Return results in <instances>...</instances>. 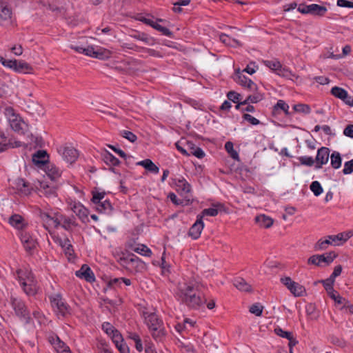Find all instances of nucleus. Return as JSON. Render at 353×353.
Returning <instances> with one entry per match:
<instances>
[{"label": "nucleus", "mask_w": 353, "mask_h": 353, "mask_svg": "<svg viewBox=\"0 0 353 353\" xmlns=\"http://www.w3.org/2000/svg\"><path fill=\"white\" fill-rule=\"evenodd\" d=\"M17 273L24 292L28 295L35 294L38 290V286L31 271L26 268L19 269Z\"/></svg>", "instance_id": "f257e3e1"}, {"label": "nucleus", "mask_w": 353, "mask_h": 353, "mask_svg": "<svg viewBox=\"0 0 353 353\" xmlns=\"http://www.w3.org/2000/svg\"><path fill=\"white\" fill-rule=\"evenodd\" d=\"M145 323L148 327L152 336L155 339H161L165 335L163 323L154 313L143 312Z\"/></svg>", "instance_id": "f03ea898"}, {"label": "nucleus", "mask_w": 353, "mask_h": 353, "mask_svg": "<svg viewBox=\"0 0 353 353\" xmlns=\"http://www.w3.org/2000/svg\"><path fill=\"white\" fill-rule=\"evenodd\" d=\"M119 263L132 274L143 272L146 270V264L134 254L120 258Z\"/></svg>", "instance_id": "7ed1b4c3"}, {"label": "nucleus", "mask_w": 353, "mask_h": 353, "mask_svg": "<svg viewBox=\"0 0 353 353\" xmlns=\"http://www.w3.org/2000/svg\"><path fill=\"white\" fill-rule=\"evenodd\" d=\"M0 63L17 73L32 74L34 72L33 67L23 60L5 59L0 56Z\"/></svg>", "instance_id": "20e7f679"}, {"label": "nucleus", "mask_w": 353, "mask_h": 353, "mask_svg": "<svg viewBox=\"0 0 353 353\" xmlns=\"http://www.w3.org/2000/svg\"><path fill=\"white\" fill-rule=\"evenodd\" d=\"M5 115L13 130L21 133L24 132L26 128V124L21 118L16 114L12 108H6L5 109Z\"/></svg>", "instance_id": "39448f33"}, {"label": "nucleus", "mask_w": 353, "mask_h": 353, "mask_svg": "<svg viewBox=\"0 0 353 353\" xmlns=\"http://www.w3.org/2000/svg\"><path fill=\"white\" fill-rule=\"evenodd\" d=\"M50 299L52 308L59 317H64L70 314V307L60 294H54Z\"/></svg>", "instance_id": "423d86ee"}, {"label": "nucleus", "mask_w": 353, "mask_h": 353, "mask_svg": "<svg viewBox=\"0 0 353 353\" xmlns=\"http://www.w3.org/2000/svg\"><path fill=\"white\" fill-rule=\"evenodd\" d=\"M57 152L65 162L70 164L75 162L79 157L78 151L71 145H61L57 148Z\"/></svg>", "instance_id": "0eeeda50"}, {"label": "nucleus", "mask_w": 353, "mask_h": 353, "mask_svg": "<svg viewBox=\"0 0 353 353\" xmlns=\"http://www.w3.org/2000/svg\"><path fill=\"white\" fill-rule=\"evenodd\" d=\"M50 234L54 242L62 248L68 259H73L74 250L70 240L66 237H61L54 234L50 233Z\"/></svg>", "instance_id": "6e6552de"}, {"label": "nucleus", "mask_w": 353, "mask_h": 353, "mask_svg": "<svg viewBox=\"0 0 353 353\" xmlns=\"http://www.w3.org/2000/svg\"><path fill=\"white\" fill-rule=\"evenodd\" d=\"M176 295L182 301L188 302L191 301L192 297L195 296V293L192 285L183 283L179 284Z\"/></svg>", "instance_id": "1a4fd4ad"}, {"label": "nucleus", "mask_w": 353, "mask_h": 353, "mask_svg": "<svg viewBox=\"0 0 353 353\" xmlns=\"http://www.w3.org/2000/svg\"><path fill=\"white\" fill-rule=\"evenodd\" d=\"M83 54L93 58L106 59L110 57L111 52L103 48H94L92 46L84 48Z\"/></svg>", "instance_id": "9d476101"}, {"label": "nucleus", "mask_w": 353, "mask_h": 353, "mask_svg": "<svg viewBox=\"0 0 353 353\" xmlns=\"http://www.w3.org/2000/svg\"><path fill=\"white\" fill-rule=\"evenodd\" d=\"M19 235L24 249L28 252L30 253L37 248V239L32 234H30V232L26 230H22L19 232Z\"/></svg>", "instance_id": "9b49d317"}, {"label": "nucleus", "mask_w": 353, "mask_h": 353, "mask_svg": "<svg viewBox=\"0 0 353 353\" xmlns=\"http://www.w3.org/2000/svg\"><path fill=\"white\" fill-rule=\"evenodd\" d=\"M12 24V12L8 4L0 1V25L9 26Z\"/></svg>", "instance_id": "f8f14e48"}, {"label": "nucleus", "mask_w": 353, "mask_h": 353, "mask_svg": "<svg viewBox=\"0 0 353 353\" xmlns=\"http://www.w3.org/2000/svg\"><path fill=\"white\" fill-rule=\"evenodd\" d=\"M176 147L182 154L190 156L194 155L199 158V147L190 141H185V143H176Z\"/></svg>", "instance_id": "ddd939ff"}, {"label": "nucleus", "mask_w": 353, "mask_h": 353, "mask_svg": "<svg viewBox=\"0 0 353 353\" xmlns=\"http://www.w3.org/2000/svg\"><path fill=\"white\" fill-rule=\"evenodd\" d=\"M70 209L81 219L83 222H86L88 219V210L79 201H70L69 203Z\"/></svg>", "instance_id": "4468645a"}, {"label": "nucleus", "mask_w": 353, "mask_h": 353, "mask_svg": "<svg viewBox=\"0 0 353 353\" xmlns=\"http://www.w3.org/2000/svg\"><path fill=\"white\" fill-rule=\"evenodd\" d=\"M234 80L238 84L248 88L250 91H254L257 90V85L256 83L246 76H245L241 72L240 69L236 70Z\"/></svg>", "instance_id": "2eb2a0df"}, {"label": "nucleus", "mask_w": 353, "mask_h": 353, "mask_svg": "<svg viewBox=\"0 0 353 353\" xmlns=\"http://www.w3.org/2000/svg\"><path fill=\"white\" fill-rule=\"evenodd\" d=\"M40 218L43 222L44 228L50 231L52 228L58 227V213L52 217L48 213L40 212Z\"/></svg>", "instance_id": "dca6fc26"}, {"label": "nucleus", "mask_w": 353, "mask_h": 353, "mask_svg": "<svg viewBox=\"0 0 353 353\" xmlns=\"http://www.w3.org/2000/svg\"><path fill=\"white\" fill-rule=\"evenodd\" d=\"M224 209V205L221 203L213 204L212 208L204 209L200 216V233L201 230L204 228V223L201 221V218L205 216H215L218 214L219 212H221Z\"/></svg>", "instance_id": "f3484780"}, {"label": "nucleus", "mask_w": 353, "mask_h": 353, "mask_svg": "<svg viewBox=\"0 0 353 353\" xmlns=\"http://www.w3.org/2000/svg\"><path fill=\"white\" fill-rule=\"evenodd\" d=\"M330 157V150L326 147H321L317 150L316 157L315 159L316 168L319 169L328 162Z\"/></svg>", "instance_id": "a211bd4d"}, {"label": "nucleus", "mask_w": 353, "mask_h": 353, "mask_svg": "<svg viewBox=\"0 0 353 353\" xmlns=\"http://www.w3.org/2000/svg\"><path fill=\"white\" fill-rule=\"evenodd\" d=\"M58 226L61 225L66 230H71L72 228L77 225L75 218L72 216H67L62 214L58 213Z\"/></svg>", "instance_id": "6ab92c4d"}, {"label": "nucleus", "mask_w": 353, "mask_h": 353, "mask_svg": "<svg viewBox=\"0 0 353 353\" xmlns=\"http://www.w3.org/2000/svg\"><path fill=\"white\" fill-rule=\"evenodd\" d=\"M37 189L41 196H43L48 199H54L57 196L56 188L50 186L45 182L40 183L39 187Z\"/></svg>", "instance_id": "aec40b11"}, {"label": "nucleus", "mask_w": 353, "mask_h": 353, "mask_svg": "<svg viewBox=\"0 0 353 353\" xmlns=\"http://www.w3.org/2000/svg\"><path fill=\"white\" fill-rule=\"evenodd\" d=\"M48 341L52 345L57 353H72L70 347L57 336H50Z\"/></svg>", "instance_id": "412c9836"}, {"label": "nucleus", "mask_w": 353, "mask_h": 353, "mask_svg": "<svg viewBox=\"0 0 353 353\" xmlns=\"http://www.w3.org/2000/svg\"><path fill=\"white\" fill-rule=\"evenodd\" d=\"M75 275L80 278L83 279L86 281L92 283L95 281L94 274L91 268L86 264H83L80 270L75 272Z\"/></svg>", "instance_id": "4be33fe9"}, {"label": "nucleus", "mask_w": 353, "mask_h": 353, "mask_svg": "<svg viewBox=\"0 0 353 353\" xmlns=\"http://www.w3.org/2000/svg\"><path fill=\"white\" fill-rule=\"evenodd\" d=\"M11 303L17 316L20 317H26L28 315L27 308L21 300L12 297L11 299Z\"/></svg>", "instance_id": "5701e85b"}, {"label": "nucleus", "mask_w": 353, "mask_h": 353, "mask_svg": "<svg viewBox=\"0 0 353 353\" xmlns=\"http://www.w3.org/2000/svg\"><path fill=\"white\" fill-rule=\"evenodd\" d=\"M14 185L19 193L25 196L30 194L32 190L31 185L23 179L19 178L16 179Z\"/></svg>", "instance_id": "b1692460"}, {"label": "nucleus", "mask_w": 353, "mask_h": 353, "mask_svg": "<svg viewBox=\"0 0 353 353\" xmlns=\"http://www.w3.org/2000/svg\"><path fill=\"white\" fill-rule=\"evenodd\" d=\"M21 145V142H13L12 139H8L3 132H0V152L6 150L8 148H18Z\"/></svg>", "instance_id": "393cba45"}, {"label": "nucleus", "mask_w": 353, "mask_h": 353, "mask_svg": "<svg viewBox=\"0 0 353 353\" xmlns=\"http://www.w3.org/2000/svg\"><path fill=\"white\" fill-rule=\"evenodd\" d=\"M351 232H341L336 235H330L327 236L330 245H340L347 241L351 236Z\"/></svg>", "instance_id": "a878e982"}, {"label": "nucleus", "mask_w": 353, "mask_h": 353, "mask_svg": "<svg viewBox=\"0 0 353 353\" xmlns=\"http://www.w3.org/2000/svg\"><path fill=\"white\" fill-rule=\"evenodd\" d=\"M45 172L52 180H57L61 175V170L53 163H48L45 167Z\"/></svg>", "instance_id": "bb28decb"}, {"label": "nucleus", "mask_w": 353, "mask_h": 353, "mask_svg": "<svg viewBox=\"0 0 353 353\" xmlns=\"http://www.w3.org/2000/svg\"><path fill=\"white\" fill-rule=\"evenodd\" d=\"M9 223L17 230L21 231L26 227V223L23 218L19 214H14L9 219Z\"/></svg>", "instance_id": "cd10ccee"}, {"label": "nucleus", "mask_w": 353, "mask_h": 353, "mask_svg": "<svg viewBox=\"0 0 353 353\" xmlns=\"http://www.w3.org/2000/svg\"><path fill=\"white\" fill-rule=\"evenodd\" d=\"M125 47L128 49L134 50L139 52H147L148 54V55H150L151 57H161V54L159 51H157L153 49L145 48L137 46L136 45H132V46L129 45L128 46V44H125Z\"/></svg>", "instance_id": "c85d7f7f"}, {"label": "nucleus", "mask_w": 353, "mask_h": 353, "mask_svg": "<svg viewBox=\"0 0 353 353\" xmlns=\"http://www.w3.org/2000/svg\"><path fill=\"white\" fill-rule=\"evenodd\" d=\"M256 223L261 228H269L273 224V220L265 214H260L255 217Z\"/></svg>", "instance_id": "c756f323"}, {"label": "nucleus", "mask_w": 353, "mask_h": 353, "mask_svg": "<svg viewBox=\"0 0 353 353\" xmlns=\"http://www.w3.org/2000/svg\"><path fill=\"white\" fill-rule=\"evenodd\" d=\"M263 63L264 65L269 68L270 69L272 70H274L276 71V72L278 71H281V72H289V70L287 69V68H282V65L281 64V63L274 59V60H266V61H263Z\"/></svg>", "instance_id": "7c9ffc66"}, {"label": "nucleus", "mask_w": 353, "mask_h": 353, "mask_svg": "<svg viewBox=\"0 0 353 353\" xmlns=\"http://www.w3.org/2000/svg\"><path fill=\"white\" fill-rule=\"evenodd\" d=\"M137 165L143 166L147 170L154 174L159 172V168L149 159L139 161Z\"/></svg>", "instance_id": "2f4dec72"}, {"label": "nucleus", "mask_w": 353, "mask_h": 353, "mask_svg": "<svg viewBox=\"0 0 353 353\" xmlns=\"http://www.w3.org/2000/svg\"><path fill=\"white\" fill-rule=\"evenodd\" d=\"M131 37L137 40L141 41L148 46H154L155 44V40L143 32H136L132 34Z\"/></svg>", "instance_id": "473e14b6"}, {"label": "nucleus", "mask_w": 353, "mask_h": 353, "mask_svg": "<svg viewBox=\"0 0 353 353\" xmlns=\"http://www.w3.org/2000/svg\"><path fill=\"white\" fill-rule=\"evenodd\" d=\"M48 159V156L45 150H39L32 156V161L37 165L46 163Z\"/></svg>", "instance_id": "72a5a7b5"}, {"label": "nucleus", "mask_w": 353, "mask_h": 353, "mask_svg": "<svg viewBox=\"0 0 353 353\" xmlns=\"http://www.w3.org/2000/svg\"><path fill=\"white\" fill-rule=\"evenodd\" d=\"M327 9L326 7L318 4L312 3L309 5V14L317 16H323Z\"/></svg>", "instance_id": "f704fd0d"}, {"label": "nucleus", "mask_w": 353, "mask_h": 353, "mask_svg": "<svg viewBox=\"0 0 353 353\" xmlns=\"http://www.w3.org/2000/svg\"><path fill=\"white\" fill-rule=\"evenodd\" d=\"M234 285L239 290L250 292L252 290L251 285L243 278H236L234 280Z\"/></svg>", "instance_id": "c9c22d12"}, {"label": "nucleus", "mask_w": 353, "mask_h": 353, "mask_svg": "<svg viewBox=\"0 0 353 353\" xmlns=\"http://www.w3.org/2000/svg\"><path fill=\"white\" fill-rule=\"evenodd\" d=\"M254 92L252 94L249 95L245 101H242V103L248 104L250 102L256 103L263 99V94L258 92V89Z\"/></svg>", "instance_id": "e433bc0d"}, {"label": "nucleus", "mask_w": 353, "mask_h": 353, "mask_svg": "<svg viewBox=\"0 0 353 353\" xmlns=\"http://www.w3.org/2000/svg\"><path fill=\"white\" fill-rule=\"evenodd\" d=\"M175 189L181 194H185L190 192V186L184 179H179L175 183Z\"/></svg>", "instance_id": "4c0bfd02"}, {"label": "nucleus", "mask_w": 353, "mask_h": 353, "mask_svg": "<svg viewBox=\"0 0 353 353\" xmlns=\"http://www.w3.org/2000/svg\"><path fill=\"white\" fill-rule=\"evenodd\" d=\"M331 94L334 96L335 97L341 99L343 101H345V99L347 97V92L340 87L334 86L331 89L330 91Z\"/></svg>", "instance_id": "58836bf2"}, {"label": "nucleus", "mask_w": 353, "mask_h": 353, "mask_svg": "<svg viewBox=\"0 0 353 353\" xmlns=\"http://www.w3.org/2000/svg\"><path fill=\"white\" fill-rule=\"evenodd\" d=\"M330 157L331 165L334 169H339L341 166L342 159L339 152H333Z\"/></svg>", "instance_id": "ea45409f"}, {"label": "nucleus", "mask_w": 353, "mask_h": 353, "mask_svg": "<svg viewBox=\"0 0 353 353\" xmlns=\"http://www.w3.org/2000/svg\"><path fill=\"white\" fill-rule=\"evenodd\" d=\"M95 208L96 210L99 212L108 213L111 211L112 205L108 200L105 199L97 204Z\"/></svg>", "instance_id": "a19ab883"}, {"label": "nucleus", "mask_w": 353, "mask_h": 353, "mask_svg": "<svg viewBox=\"0 0 353 353\" xmlns=\"http://www.w3.org/2000/svg\"><path fill=\"white\" fill-rule=\"evenodd\" d=\"M292 289H290V292L295 296H302L305 294V288L299 283L294 282L292 285Z\"/></svg>", "instance_id": "79ce46f5"}, {"label": "nucleus", "mask_w": 353, "mask_h": 353, "mask_svg": "<svg viewBox=\"0 0 353 353\" xmlns=\"http://www.w3.org/2000/svg\"><path fill=\"white\" fill-rule=\"evenodd\" d=\"M133 250L135 252L144 256L150 257L152 256V254L151 250L143 244H139L137 245L135 248H133Z\"/></svg>", "instance_id": "37998d69"}, {"label": "nucleus", "mask_w": 353, "mask_h": 353, "mask_svg": "<svg viewBox=\"0 0 353 353\" xmlns=\"http://www.w3.org/2000/svg\"><path fill=\"white\" fill-rule=\"evenodd\" d=\"M219 39L223 43L225 44L226 46L235 47L239 45V42L237 40L230 37L228 35L225 34H221L219 35Z\"/></svg>", "instance_id": "c03bdc74"}, {"label": "nucleus", "mask_w": 353, "mask_h": 353, "mask_svg": "<svg viewBox=\"0 0 353 353\" xmlns=\"http://www.w3.org/2000/svg\"><path fill=\"white\" fill-rule=\"evenodd\" d=\"M103 160L109 165L117 166L120 163L119 160L109 152H106L103 154Z\"/></svg>", "instance_id": "a18cd8bd"}, {"label": "nucleus", "mask_w": 353, "mask_h": 353, "mask_svg": "<svg viewBox=\"0 0 353 353\" xmlns=\"http://www.w3.org/2000/svg\"><path fill=\"white\" fill-rule=\"evenodd\" d=\"M328 294L330 296V298H332L337 304L342 305L343 306H346V304L348 303V301L345 298L342 297L341 296H340L339 294L335 290L332 291Z\"/></svg>", "instance_id": "49530a36"}, {"label": "nucleus", "mask_w": 353, "mask_h": 353, "mask_svg": "<svg viewBox=\"0 0 353 353\" xmlns=\"http://www.w3.org/2000/svg\"><path fill=\"white\" fill-rule=\"evenodd\" d=\"M337 256V254L334 252H327L320 255L321 262L325 263L326 265L331 263L334 259Z\"/></svg>", "instance_id": "de8ad7c7"}, {"label": "nucleus", "mask_w": 353, "mask_h": 353, "mask_svg": "<svg viewBox=\"0 0 353 353\" xmlns=\"http://www.w3.org/2000/svg\"><path fill=\"white\" fill-rule=\"evenodd\" d=\"M225 150L230 154V157L235 160L239 159V154L238 152L234 150L233 143L231 141H228L225 144Z\"/></svg>", "instance_id": "09e8293b"}, {"label": "nucleus", "mask_w": 353, "mask_h": 353, "mask_svg": "<svg viewBox=\"0 0 353 353\" xmlns=\"http://www.w3.org/2000/svg\"><path fill=\"white\" fill-rule=\"evenodd\" d=\"M330 245V242L327 237L326 239H319L314 245L315 250H324L327 248L328 245Z\"/></svg>", "instance_id": "8fccbe9b"}, {"label": "nucleus", "mask_w": 353, "mask_h": 353, "mask_svg": "<svg viewBox=\"0 0 353 353\" xmlns=\"http://www.w3.org/2000/svg\"><path fill=\"white\" fill-rule=\"evenodd\" d=\"M199 216L196 217V220L195 221L194 223L192 225V226L190 228L188 234L190 236H191L193 239H197L199 238Z\"/></svg>", "instance_id": "3c124183"}, {"label": "nucleus", "mask_w": 353, "mask_h": 353, "mask_svg": "<svg viewBox=\"0 0 353 353\" xmlns=\"http://www.w3.org/2000/svg\"><path fill=\"white\" fill-rule=\"evenodd\" d=\"M310 188L316 196H319L323 192V188L317 181L312 182Z\"/></svg>", "instance_id": "603ef678"}, {"label": "nucleus", "mask_w": 353, "mask_h": 353, "mask_svg": "<svg viewBox=\"0 0 353 353\" xmlns=\"http://www.w3.org/2000/svg\"><path fill=\"white\" fill-rule=\"evenodd\" d=\"M334 281L335 280H334L331 277H329L328 279L322 281L323 285L328 294L330 293L332 291L334 290L333 288Z\"/></svg>", "instance_id": "864d4df0"}, {"label": "nucleus", "mask_w": 353, "mask_h": 353, "mask_svg": "<svg viewBox=\"0 0 353 353\" xmlns=\"http://www.w3.org/2000/svg\"><path fill=\"white\" fill-rule=\"evenodd\" d=\"M293 108L297 112H302L305 114L310 113L311 110L309 105L303 103L294 105Z\"/></svg>", "instance_id": "5fc2aeb1"}, {"label": "nucleus", "mask_w": 353, "mask_h": 353, "mask_svg": "<svg viewBox=\"0 0 353 353\" xmlns=\"http://www.w3.org/2000/svg\"><path fill=\"white\" fill-rule=\"evenodd\" d=\"M121 282L128 286L131 285V281L129 279H126V278H123V277L111 279L109 282V284L110 285L113 286V285H115L117 284H120Z\"/></svg>", "instance_id": "6e6d98bb"}, {"label": "nucleus", "mask_w": 353, "mask_h": 353, "mask_svg": "<svg viewBox=\"0 0 353 353\" xmlns=\"http://www.w3.org/2000/svg\"><path fill=\"white\" fill-rule=\"evenodd\" d=\"M275 110L279 109L283 110L285 114H288L289 105L283 100H279L274 107Z\"/></svg>", "instance_id": "4d7b16f0"}, {"label": "nucleus", "mask_w": 353, "mask_h": 353, "mask_svg": "<svg viewBox=\"0 0 353 353\" xmlns=\"http://www.w3.org/2000/svg\"><path fill=\"white\" fill-rule=\"evenodd\" d=\"M299 161L301 164L312 166L314 163V160L312 157L302 156L298 158Z\"/></svg>", "instance_id": "13d9d810"}, {"label": "nucleus", "mask_w": 353, "mask_h": 353, "mask_svg": "<svg viewBox=\"0 0 353 353\" xmlns=\"http://www.w3.org/2000/svg\"><path fill=\"white\" fill-rule=\"evenodd\" d=\"M263 306L259 303L253 304L250 306L249 311L255 314L257 316H260L262 314Z\"/></svg>", "instance_id": "bf43d9fd"}, {"label": "nucleus", "mask_w": 353, "mask_h": 353, "mask_svg": "<svg viewBox=\"0 0 353 353\" xmlns=\"http://www.w3.org/2000/svg\"><path fill=\"white\" fill-rule=\"evenodd\" d=\"M105 196V192H92V201L95 205L101 202Z\"/></svg>", "instance_id": "052dcab7"}, {"label": "nucleus", "mask_w": 353, "mask_h": 353, "mask_svg": "<svg viewBox=\"0 0 353 353\" xmlns=\"http://www.w3.org/2000/svg\"><path fill=\"white\" fill-rule=\"evenodd\" d=\"M121 134L123 138L128 139L132 143L134 142L137 140V136L130 131L123 130L121 132Z\"/></svg>", "instance_id": "680f3d73"}, {"label": "nucleus", "mask_w": 353, "mask_h": 353, "mask_svg": "<svg viewBox=\"0 0 353 353\" xmlns=\"http://www.w3.org/2000/svg\"><path fill=\"white\" fill-rule=\"evenodd\" d=\"M353 172V159L346 161L344 163L343 173L344 174H350Z\"/></svg>", "instance_id": "e2e57ef3"}, {"label": "nucleus", "mask_w": 353, "mask_h": 353, "mask_svg": "<svg viewBox=\"0 0 353 353\" xmlns=\"http://www.w3.org/2000/svg\"><path fill=\"white\" fill-rule=\"evenodd\" d=\"M102 329L103 331L108 334L110 336L116 331L117 330L111 325L110 323L105 322L102 325Z\"/></svg>", "instance_id": "0e129e2a"}, {"label": "nucleus", "mask_w": 353, "mask_h": 353, "mask_svg": "<svg viewBox=\"0 0 353 353\" xmlns=\"http://www.w3.org/2000/svg\"><path fill=\"white\" fill-rule=\"evenodd\" d=\"M227 97L230 101L238 103L240 100L241 94L234 91H230L227 94Z\"/></svg>", "instance_id": "69168bd1"}, {"label": "nucleus", "mask_w": 353, "mask_h": 353, "mask_svg": "<svg viewBox=\"0 0 353 353\" xmlns=\"http://www.w3.org/2000/svg\"><path fill=\"white\" fill-rule=\"evenodd\" d=\"M110 337L115 345L120 344L123 342V337L117 330L114 331Z\"/></svg>", "instance_id": "338daca9"}, {"label": "nucleus", "mask_w": 353, "mask_h": 353, "mask_svg": "<svg viewBox=\"0 0 353 353\" xmlns=\"http://www.w3.org/2000/svg\"><path fill=\"white\" fill-rule=\"evenodd\" d=\"M308 264H313L318 266H321V258L319 254H316L310 256L307 260Z\"/></svg>", "instance_id": "774afa93"}]
</instances>
